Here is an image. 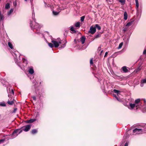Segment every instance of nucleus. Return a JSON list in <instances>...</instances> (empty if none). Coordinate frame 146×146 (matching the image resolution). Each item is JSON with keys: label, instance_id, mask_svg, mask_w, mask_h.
<instances>
[{"label": "nucleus", "instance_id": "obj_1", "mask_svg": "<svg viewBox=\"0 0 146 146\" xmlns=\"http://www.w3.org/2000/svg\"><path fill=\"white\" fill-rule=\"evenodd\" d=\"M30 26L31 29L34 33L40 36L43 37L46 41H47V40L44 38V35L40 31L42 25L38 23H36V22L35 19H31L30 20Z\"/></svg>", "mask_w": 146, "mask_h": 146}, {"label": "nucleus", "instance_id": "obj_2", "mask_svg": "<svg viewBox=\"0 0 146 146\" xmlns=\"http://www.w3.org/2000/svg\"><path fill=\"white\" fill-rule=\"evenodd\" d=\"M37 80L36 79H35L33 81V84L35 87L36 93L40 98L43 96L44 93V90L40 86H37V85L38 84Z\"/></svg>", "mask_w": 146, "mask_h": 146}, {"label": "nucleus", "instance_id": "obj_3", "mask_svg": "<svg viewBox=\"0 0 146 146\" xmlns=\"http://www.w3.org/2000/svg\"><path fill=\"white\" fill-rule=\"evenodd\" d=\"M141 104L142 103L140 101V99H138L135 100L134 104L130 103L129 106H128L127 107L130 110H132L135 108L136 109H137L141 107Z\"/></svg>", "mask_w": 146, "mask_h": 146}, {"label": "nucleus", "instance_id": "obj_4", "mask_svg": "<svg viewBox=\"0 0 146 146\" xmlns=\"http://www.w3.org/2000/svg\"><path fill=\"white\" fill-rule=\"evenodd\" d=\"M144 126V127L141 128H136L133 131V132L135 133V135L143 133L146 130V124H145Z\"/></svg>", "mask_w": 146, "mask_h": 146}, {"label": "nucleus", "instance_id": "obj_5", "mask_svg": "<svg viewBox=\"0 0 146 146\" xmlns=\"http://www.w3.org/2000/svg\"><path fill=\"white\" fill-rule=\"evenodd\" d=\"M13 55L14 57L15 62L21 68V65L19 64L20 63L21 61L20 60L19 58L20 55L19 54L18 52H15V53H14L13 54Z\"/></svg>", "mask_w": 146, "mask_h": 146}, {"label": "nucleus", "instance_id": "obj_6", "mask_svg": "<svg viewBox=\"0 0 146 146\" xmlns=\"http://www.w3.org/2000/svg\"><path fill=\"white\" fill-rule=\"evenodd\" d=\"M62 41L60 38H58L57 39H54L52 40L51 42L53 44L54 47L57 48L59 46V44L62 43Z\"/></svg>", "mask_w": 146, "mask_h": 146}, {"label": "nucleus", "instance_id": "obj_7", "mask_svg": "<svg viewBox=\"0 0 146 146\" xmlns=\"http://www.w3.org/2000/svg\"><path fill=\"white\" fill-rule=\"evenodd\" d=\"M4 19H0V37L2 36L1 32L4 31Z\"/></svg>", "mask_w": 146, "mask_h": 146}, {"label": "nucleus", "instance_id": "obj_8", "mask_svg": "<svg viewBox=\"0 0 146 146\" xmlns=\"http://www.w3.org/2000/svg\"><path fill=\"white\" fill-rule=\"evenodd\" d=\"M31 125H27L22 127L21 128L22 130L25 132L28 131L31 129Z\"/></svg>", "mask_w": 146, "mask_h": 146}, {"label": "nucleus", "instance_id": "obj_9", "mask_svg": "<svg viewBox=\"0 0 146 146\" xmlns=\"http://www.w3.org/2000/svg\"><path fill=\"white\" fill-rule=\"evenodd\" d=\"M135 22V20L134 19H131L130 22H129L126 25V27H129L132 25H133Z\"/></svg>", "mask_w": 146, "mask_h": 146}, {"label": "nucleus", "instance_id": "obj_10", "mask_svg": "<svg viewBox=\"0 0 146 146\" xmlns=\"http://www.w3.org/2000/svg\"><path fill=\"white\" fill-rule=\"evenodd\" d=\"M96 31V29L95 27L91 26L90 27V30L89 31V32L91 33L92 34H93Z\"/></svg>", "mask_w": 146, "mask_h": 146}, {"label": "nucleus", "instance_id": "obj_11", "mask_svg": "<svg viewBox=\"0 0 146 146\" xmlns=\"http://www.w3.org/2000/svg\"><path fill=\"white\" fill-rule=\"evenodd\" d=\"M28 71L29 72V73L31 74H33L34 72V71L33 70V67L32 66L28 67Z\"/></svg>", "mask_w": 146, "mask_h": 146}, {"label": "nucleus", "instance_id": "obj_12", "mask_svg": "<svg viewBox=\"0 0 146 146\" xmlns=\"http://www.w3.org/2000/svg\"><path fill=\"white\" fill-rule=\"evenodd\" d=\"M146 84V79H144L142 80L140 82V86L141 87H143L144 84Z\"/></svg>", "mask_w": 146, "mask_h": 146}, {"label": "nucleus", "instance_id": "obj_13", "mask_svg": "<svg viewBox=\"0 0 146 146\" xmlns=\"http://www.w3.org/2000/svg\"><path fill=\"white\" fill-rule=\"evenodd\" d=\"M140 108H141L142 110V111L143 113L146 112V103H145L144 105Z\"/></svg>", "mask_w": 146, "mask_h": 146}, {"label": "nucleus", "instance_id": "obj_14", "mask_svg": "<svg viewBox=\"0 0 146 146\" xmlns=\"http://www.w3.org/2000/svg\"><path fill=\"white\" fill-rule=\"evenodd\" d=\"M125 100L126 102H129V104L130 103H132L134 101V100L131 98L128 99L126 98Z\"/></svg>", "mask_w": 146, "mask_h": 146}, {"label": "nucleus", "instance_id": "obj_15", "mask_svg": "<svg viewBox=\"0 0 146 146\" xmlns=\"http://www.w3.org/2000/svg\"><path fill=\"white\" fill-rule=\"evenodd\" d=\"M113 92L117 94L118 96H119V95H120V93L121 92V91L116 89L113 90Z\"/></svg>", "mask_w": 146, "mask_h": 146}, {"label": "nucleus", "instance_id": "obj_16", "mask_svg": "<svg viewBox=\"0 0 146 146\" xmlns=\"http://www.w3.org/2000/svg\"><path fill=\"white\" fill-rule=\"evenodd\" d=\"M18 135L17 133H16V132L15 131H14L10 135V136H11V137H12V138H13L15 137Z\"/></svg>", "mask_w": 146, "mask_h": 146}, {"label": "nucleus", "instance_id": "obj_17", "mask_svg": "<svg viewBox=\"0 0 146 146\" xmlns=\"http://www.w3.org/2000/svg\"><path fill=\"white\" fill-rule=\"evenodd\" d=\"M86 40V38L85 36H82L80 38V41L81 42L82 44H84Z\"/></svg>", "mask_w": 146, "mask_h": 146}, {"label": "nucleus", "instance_id": "obj_18", "mask_svg": "<svg viewBox=\"0 0 146 146\" xmlns=\"http://www.w3.org/2000/svg\"><path fill=\"white\" fill-rule=\"evenodd\" d=\"M18 135L22 132L23 130H22L21 128L19 129H17L14 131Z\"/></svg>", "mask_w": 146, "mask_h": 146}, {"label": "nucleus", "instance_id": "obj_19", "mask_svg": "<svg viewBox=\"0 0 146 146\" xmlns=\"http://www.w3.org/2000/svg\"><path fill=\"white\" fill-rule=\"evenodd\" d=\"M36 119H30V120H28L27 121V123H33L35 121H36Z\"/></svg>", "mask_w": 146, "mask_h": 146}, {"label": "nucleus", "instance_id": "obj_20", "mask_svg": "<svg viewBox=\"0 0 146 146\" xmlns=\"http://www.w3.org/2000/svg\"><path fill=\"white\" fill-rule=\"evenodd\" d=\"M123 71L125 72H127L128 71V70L127 69V67L126 66H124L122 68Z\"/></svg>", "mask_w": 146, "mask_h": 146}, {"label": "nucleus", "instance_id": "obj_21", "mask_svg": "<svg viewBox=\"0 0 146 146\" xmlns=\"http://www.w3.org/2000/svg\"><path fill=\"white\" fill-rule=\"evenodd\" d=\"M13 100H13H11V101H10L9 100L7 101V103L10 105H12L14 103V102Z\"/></svg>", "mask_w": 146, "mask_h": 146}, {"label": "nucleus", "instance_id": "obj_22", "mask_svg": "<svg viewBox=\"0 0 146 146\" xmlns=\"http://www.w3.org/2000/svg\"><path fill=\"white\" fill-rule=\"evenodd\" d=\"M37 132V129H35L32 130L31 133L33 134H34L36 133Z\"/></svg>", "mask_w": 146, "mask_h": 146}, {"label": "nucleus", "instance_id": "obj_23", "mask_svg": "<svg viewBox=\"0 0 146 146\" xmlns=\"http://www.w3.org/2000/svg\"><path fill=\"white\" fill-rule=\"evenodd\" d=\"M80 22H79L76 23L75 24L76 27L79 28L80 26Z\"/></svg>", "mask_w": 146, "mask_h": 146}, {"label": "nucleus", "instance_id": "obj_24", "mask_svg": "<svg viewBox=\"0 0 146 146\" xmlns=\"http://www.w3.org/2000/svg\"><path fill=\"white\" fill-rule=\"evenodd\" d=\"M119 2H120L121 5H124L125 2V0H118Z\"/></svg>", "mask_w": 146, "mask_h": 146}, {"label": "nucleus", "instance_id": "obj_25", "mask_svg": "<svg viewBox=\"0 0 146 146\" xmlns=\"http://www.w3.org/2000/svg\"><path fill=\"white\" fill-rule=\"evenodd\" d=\"M70 30L72 31L71 33H74L76 32V31L74 30V28L73 27H71L70 28Z\"/></svg>", "mask_w": 146, "mask_h": 146}, {"label": "nucleus", "instance_id": "obj_26", "mask_svg": "<svg viewBox=\"0 0 146 146\" xmlns=\"http://www.w3.org/2000/svg\"><path fill=\"white\" fill-rule=\"evenodd\" d=\"M23 62L24 64V66H26L27 64V60L24 58H23Z\"/></svg>", "mask_w": 146, "mask_h": 146}, {"label": "nucleus", "instance_id": "obj_27", "mask_svg": "<svg viewBox=\"0 0 146 146\" xmlns=\"http://www.w3.org/2000/svg\"><path fill=\"white\" fill-rule=\"evenodd\" d=\"M8 45L9 46L11 49H12L13 48V46L12 45V44H11V42H8Z\"/></svg>", "mask_w": 146, "mask_h": 146}, {"label": "nucleus", "instance_id": "obj_28", "mask_svg": "<svg viewBox=\"0 0 146 146\" xmlns=\"http://www.w3.org/2000/svg\"><path fill=\"white\" fill-rule=\"evenodd\" d=\"M95 27L98 30H100L101 29L100 27L98 24H96Z\"/></svg>", "mask_w": 146, "mask_h": 146}, {"label": "nucleus", "instance_id": "obj_29", "mask_svg": "<svg viewBox=\"0 0 146 146\" xmlns=\"http://www.w3.org/2000/svg\"><path fill=\"white\" fill-rule=\"evenodd\" d=\"M10 4L9 3H7L5 6V8L6 9H9L10 8Z\"/></svg>", "mask_w": 146, "mask_h": 146}, {"label": "nucleus", "instance_id": "obj_30", "mask_svg": "<svg viewBox=\"0 0 146 146\" xmlns=\"http://www.w3.org/2000/svg\"><path fill=\"white\" fill-rule=\"evenodd\" d=\"M128 15L126 11L124 12V18H127Z\"/></svg>", "mask_w": 146, "mask_h": 146}, {"label": "nucleus", "instance_id": "obj_31", "mask_svg": "<svg viewBox=\"0 0 146 146\" xmlns=\"http://www.w3.org/2000/svg\"><path fill=\"white\" fill-rule=\"evenodd\" d=\"M13 9H11L8 12V15H10L11 13H12L13 12Z\"/></svg>", "mask_w": 146, "mask_h": 146}, {"label": "nucleus", "instance_id": "obj_32", "mask_svg": "<svg viewBox=\"0 0 146 146\" xmlns=\"http://www.w3.org/2000/svg\"><path fill=\"white\" fill-rule=\"evenodd\" d=\"M48 45L51 48H52L54 46L53 44L51 43H48Z\"/></svg>", "mask_w": 146, "mask_h": 146}, {"label": "nucleus", "instance_id": "obj_33", "mask_svg": "<svg viewBox=\"0 0 146 146\" xmlns=\"http://www.w3.org/2000/svg\"><path fill=\"white\" fill-rule=\"evenodd\" d=\"M136 7L138 8L139 7V3L138 0H135Z\"/></svg>", "mask_w": 146, "mask_h": 146}, {"label": "nucleus", "instance_id": "obj_34", "mask_svg": "<svg viewBox=\"0 0 146 146\" xmlns=\"http://www.w3.org/2000/svg\"><path fill=\"white\" fill-rule=\"evenodd\" d=\"M123 42H121V43L119 45V46L118 48V49H120L121 48L123 45Z\"/></svg>", "mask_w": 146, "mask_h": 146}, {"label": "nucleus", "instance_id": "obj_35", "mask_svg": "<svg viewBox=\"0 0 146 146\" xmlns=\"http://www.w3.org/2000/svg\"><path fill=\"white\" fill-rule=\"evenodd\" d=\"M113 96L118 101H121V100L115 94H113Z\"/></svg>", "mask_w": 146, "mask_h": 146}, {"label": "nucleus", "instance_id": "obj_36", "mask_svg": "<svg viewBox=\"0 0 146 146\" xmlns=\"http://www.w3.org/2000/svg\"><path fill=\"white\" fill-rule=\"evenodd\" d=\"M0 106L3 107L6 106V105L4 103H0Z\"/></svg>", "mask_w": 146, "mask_h": 146}, {"label": "nucleus", "instance_id": "obj_37", "mask_svg": "<svg viewBox=\"0 0 146 146\" xmlns=\"http://www.w3.org/2000/svg\"><path fill=\"white\" fill-rule=\"evenodd\" d=\"M53 13L54 15H58V14L59 12H57V11H53Z\"/></svg>", "mask_w": 146, "mask_h": 146}, {"label": "nucleus", "instance_id": "obj_38", "mask_svg": "<svg viewBox=\"0 0 146 146\" xmlns=\"http://www.w3.org/2000/svg\"><path fill=\"white\" fill-rule=\"evenodd\" d=\"M67 42L66 41V42L64 43V44H62V46H61V47L62 48H64V47L65 46H66V43H67Z\"/></svg>", "mask_w": 146, "mask_h": 146}, {"label": "nucleus", "instance_id": "obj_39", "mask_svg": "<svg viewBox=\"0 0 146 146\" xmlns=\"http://www.w3.org/2000/svg\"><path fill=\"white\" fill-rule=\"evenodd\" d=\"M5 141V139H0V144L2 142L4 141Z\"/></svg>", "mask_w": 146, "mask_h": 146}, {"label": "nucleus", "instance_id": "obj_40", "mask_svg": "<svg viewBox=\"0 0 146 146\" xmlns=\"http://www.w3.org/2000/svg\"><path fill=\"white\" fill-rule=\"evenodd\" d=\"M129 37H128L126 40H125V41L126 42V44H127L128 43L129 40Z\"/></svg>", "mask_w": 146, "mask_h": 146}, {"label": "nucleus", "instance_id": "obj_41", "mask_svg": "<svg viewBox=\"0 0 146 146\" xmlns=\"http://www.w3.org/2000/svg\"><path fill=\"white\" fill-rule=\"evenodd\" d=\"M32 98H33V100H34L35 101L36 100V98L35 96H33L32 97Z\"/></svg>", "mask_w": 146, "mask_h": 146}, {"label": "nucleus", "instance_id": "obj_42", "mask_svg": "<svg viewBox=\"0 0 146 146\" xmlns=\"http://www.w3.org/2000/svg\"><path fill=\"white\" fill-rule=\"evenodd\" d=\"M127 27H125L123 29V31H124V32H125L126 31H127Z\"/></svg>", "mask_w": 146, "mask_h": 146}, {"label": "nucleus", "instance_id": "obj_43", "mask_svg": "<svg viewBox=\"0 0 146 146\" xmlns=\"http://www.w3.org/2000/svg\"><path fill=\"white\" fill-rule=\"evenodd\" d=\"M17 110V108H15L14 109L13 113H15L16 111Z\"/></svg>", "mask_w": 146, "mask_h": 146}, {"label": "nucleus", "instance_id": "obj_44", "mask_svg": "<svg viewBox=\"0 0 146 146\" xmlns=\"http://www.w3.org/2000/svg\"><path fill=\"white\" fill-rule=\"evenodd\" d=\"M100 36V35L99 34H98L96 35L95 36V38H98V37H99Z\"/></svg>", "mask_w": 146, "mask_h": 146}, {"label": "nucleus", "instance_id": "obj_45", "mask_svg": "<svg viewBox=\"0 0 146 146\" xmlns=\"http://www.w3.org/2000/svg\"><path fill=\"white\" fill-rule=\"evenodd\" d=\"M90 64H93V60L92 59H91L90 61Z\"/></svg>", "mask_w": 146, "mask_h": 146}, {"label": "nucleus", "instance_id": "obj_46", "mask_svg": "<svg viewBox=\"0 0 146 146\" xmlns=\"http://www.w3.org/2000/svg\"><path fill=\"white\" fill-rule=\"evenodd\" d=\"M0 18H1V19L3 18V15L1 14V12H0Z\"/></svg>", "mask_w": 146, "mask_h": 146}, {"label": "nucleus", "instance_id": "obj_47", "mask_svg": "<svg viewBox=\"0 0 146 146\" xmlns=\"http://www.w3.org/2000/svg\"><path fill=\"white\" fill-rule=\"evenodd\" d=\"M143 54H146V49L145 50H144V51H143Z\"/></svg>", "mask_w": 146, "mask_h": 146}, {"label": "nucleus", "instance_id": "obj_48", "mask_svg": "<svg viewBox=\"0 0 146 146\" xmlns=\"http://www.w3.org/2000/svg\"><path fill=\"white\" fill-rule=\"evenodd\" d=\"M108 54V52H106V53H105V54L104 55V57H106L107 55Z\"/></svg>", "mask_w": 146, "mask_h": 146}, {"label": "nucleus", "instance_id": "obj_49", "mask_svg": "<svg viewBox=\"0 0 146 146\" xmlns=\"http://www.w3.org/2000/svg\"><path fill=\"white\" fill-rule=\"evenodd\" d=\"M128 143L127 142H126L124 146H128Z\"/></svg>", "mask_w": 146, "mask_h": 146}, {"label": "nucleus", "instance_id": "obj_50", "mask_svg": "<svg viewBox=\"0 0 146 146\" xmlns=\"http://www.w3.org/2000/svg\"><path fill=\"white\" fill-rule=\"evenodd\" d=\"M104 88H105V86H102L101 87V88L103 90H104Z\"/></svg>", "mask_w": 146, "mask_h": 146}, {"label": "nucleus", "instance_id": "obj_51", "mask_svg": "<svg viewBox=\"0 0 146 146\" xmlns=\"http://www.w3.org/2000/svg\"><path fill=\"white\" fill-rule=\"evenodd\" d=\"M103 50H102L101 51L100 53V55H102V54L103 53Z\"/></svg>", "mask_w": 146, "mask_h": 146}, {"label": "nucleus", "instance_id": "obj_52", "mask_svg": "<svg viewBox=\"0 0 146 146\" xmlns=\"http://www.w3.org/2000/svg\"><path fill=\"white\" fill-rule=\"evenodd\" d=\"M11 90V93L13 94H14V92L13 90L12 89Z\"/></svg>", "mask_w": 146, "mask_h": 146}, {"label": "nucleus", "instance_id": "obj_53", "mask_svg": "<svg viewBox=\"0 0 146 146\" xmlns=\"http://www.w3.org/2000/svg\"><path fill=\"white\" fill-rule=\"evenodd\" d=\"M84 19H81V21L82 22H83L84 21Z\"/></svg>", "mask_w": 146, "mask_h": 146}, {"label": "nucleus", "instance_id": "obj_54", "mask_svg": "<svg viewBox=\"0 0 146 146\" xmlns=\"http://www.w3.org/2000/svg\"><path fill=\"white\" fill-rule=\"evenodd\" d=\"M85 16H82L81 17H80V18H84Z\"/></svg>", "mask_w": 146, "mask_h": 146}, {"label": "nucleus", "instance_id": "obj_55", "mask_svg": "<svg viewBox=\"0 0 146 146\" xmlns=\"http://www.w3.org/2000/svg\"><path fill=\"white\" fill-rule=\"evenodd\" d=\"M123 104L125 106H127V103H126L125 104Z\"/></svg>", "mask_w": 146, "mask_h": 146}, {"label": "nucleus", "instance_id": "obj_56", "mask_svg": "<svg viewBox=\"0 0 146 146\" xmlns=\"http://www.w3.org/2000/svg\"><path fill=\"white\" fill-rule=\"evenodd\" d=\"M101 47H99L98 48V50L100 51V49Z\"/></svg>", "mask_w": 146, "mask_h": 146}, {"label": "nucleus", "instance_id": "obj_57", "mask_svg": "<svg viewBox=\"0 0 146 146\" xmlns=\"http://www.w3.org/2000/svg\"><path fill=\"white\" fill-rule=\"evenodd\" d=\"M3 45H5V44H7V43H6L5 42V43H3Z\"/></svg>", "mask_w": 146, "mask_h": 146}, {"label": "nucleus", "instance_id": "obj_58", "mask_svg": "<svg viewBox=\"0 0 146 146\" xmlns=\"http://www.w3.org/2000/svg\"><path fill=\"white\" fill-rule=\"evenodd\" d=\"M7 136V135H5L3 137H6V136Z\"/></svg>", "mask_w": 146, "mask_h": 146}, {"label": "nucleus", "instance_id": "obj_59", "mask_svg": "<svg viewBox=\"0 0 146 146\" xmlns=\"http://www.w3.org/2000/svg\"><path fill=\"white\" fill-rule=\"evenodd\" d=\"M42 82V81H40V84H41V82Z\"/></svg>", "mask_w": 146, "mask_h": 146}, {"label": "nucleus", "instance_id": "obj_60", "mask_svg": "<svg viewBox=\"0 0 146 146\" xmlns=\"http://www.w3.org/2000/svg\"><path fill=\"white\" fill-rule=\"evenodd\" d=\"M25 1H27V0H24Z\"/></svg>", "mask_w": 146, "mask_h": 146}, {"label": "nucleus", "instance_id": "obj_61", "mask_svg": "<svg viewBox=\"0 0 146 146\" xmlns=\"http://www.w3.org/2000/svg\"><path fill=\"white\" fill-rule=\"evenodd\" d=\"M125 20H127V19H125Z\"/></svg>", "mask_w": 146, "mask_h": 146}, {"label": "nucleus", "instance_id": "obj_62", "mask_svg": "<svg viewBox=\"0 0 146 146\" xmlns=\"http://www.w3.org/2000/svg\"><path fill=\"white\" fill-rule=\"evenodd\" d=\"M36 116H37V115H36Z\"/></svg>", "mask_w": 146, "mask_h": 146}, {"label": "nucleus", "instance_id": "obj_63", "mask_svg": "<svg viewBox=\"0 0 146 146\" xmlns=\"http://www.w3.org/2000/svg\"><path fill=\"white\" fill-rule=\"evenodd\" d=\"M1 0H0V1H1Z\"/></svg>", "mask_w": 146, "mask_h": 146}]
</instances>
